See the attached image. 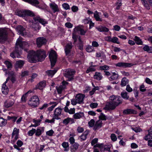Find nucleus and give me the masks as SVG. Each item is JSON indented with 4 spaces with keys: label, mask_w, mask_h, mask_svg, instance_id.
Wrapping results in <instances>:
<instances>
[{
    "label": "nucleus",
    "mask_w": 152,
    "mask_h": 152,
    "mask_svg": "<svg viewBox=\"0 0 152 152\" xmlns=\"http://www.w3.org/2000/svg\"><path fill=\"white\" fill-rule=\"evenodd\" d=\"M28 61L31 62L43 61L46 57L45 51L43 50H38L36 52L33 50L29 51L28 54Z\"/></svg>",
    "instance_id": "f257e3e1"
},
{
    "label": "nucleus",
    "mask_w": 152,
    "mask_h": 152,
    "mask_svg": "<svg viewBox=\"0 0 152 152\" xmlns=\"http://www.w3.org/2000/svg\"><path fill=\"white\" fill-rule=\"evenodd\" d=\"M28 43L26 42L22 41L19 39L17 40L15 50L10 54V56L12 58H20V51L23 49L27 51V48L29 47Z\"/></svg>",
    "instance_id": "f03ea898"
},
{
    "label": "nucleus",
    "mask_w": 152,
    "mask_h": 152,
    "mask_svg": "<svg viewBox=\"0 0 152 152\" xmlns=\"http://www.w3.org/2000/svg\"><path fill=\"white\" fill-rule=\"evenodd\" d=\"M10 79L12 83H14L16 80V77L15 73L12 72L9 73V76L7 78L6 81L3 84L1 89L2 93L4 94H7L8 92L9 89L6 85L8 81Z\"/></svg>",
    "instance_id": "7ed1b4c3"
},
{
    "label": "nucleus",
    "mask_w": 152,
    "mask_h": 152,
    "mask_svg": "<svg viewBox=\"0 0 152 152\" xmlns=\"http://www.w3.org/2000/svg\"><path fill=\"white\" fill-rule=\"evenodd\" d=\"M51 67H53L55 65L57 61V55L56 52L51 50L49 55Z\"/></svg>",
    "instance_id": "20e7f679"
},
{
    "label": "nucleus",
    "mask_w": 152,
    "mask_h": 152,
    "mask_svg": "<svg viewBox=\"0 0 152 152\" xmlns=\"http://www.w3.org/2000/svg\"><path fill=\"white\" fill-rule=\"evenodd\" d=\"M16 15L22 17H25L26 16L33 17L34 16V13L31 11L29 10H25L23 11H18L16 13Z\"/></svg>",
    "instance_id": "39448f33"
},
{
    "label": "nucleus",
    "mask_w": 152,
    "mask_h": 152,
    "mask_svg": "<svg viewBox=\"0 0 152 152\" xmlns=\"http://www.w3.org/2000/svg\"><path fill=\"white\" fill-rule=\"evenodd\" d=\"M28 104V105L33 107H36L39 104V99L37 96H34L30 98Z\"/></svg>",
    "instance_id": "423d86ee"
},
{
    "label": "nucleus",
    "mask_w": 152,
    "mask_h": 152,
    "mask_svg": "<svg viewBox=\"0 0 152 152\" xmlns=\"http://www.w3.org/2000/svg\"><path fill=\"white\" fill-rule=\"evenodd\" d=\"M75 73V71L72 69H67L65 70L64 75L68 78L67 80L71 81L73 79V75Z\"/></svg>",
    "instance_id": "0eeeda50"
},
{
    "label": "nucleus",
    "mask_w": 152,
    "mask_h": 152,
    "mask_svg": "<svg viewBox=\"0 0 152 152\" xmlns=\"http://www.w3.org/2000/svg\"><path fill=\"white\" fill-rule=\"evenodd\" d=\"M121 102H114L109 101L107 103L105 107L108 110H113L119 104H121Z\"/></svg>",
    "instance_id": "6e6552de"
},
{
    "label": "nucleus",
    "mask_w": 152,
    "mask_h": 152,
    "mask_svg": "<svg viewBox=\"0 0 152 152\" xmlns=\"http://www.w3.org/2000/svg\"><path fill=\"white\" fill-rule=\"evenodd\" d=\"M94 148L98 147L99 148L101 151H110V146L108 145H104L103 143L96 144L94 146Z\"/></svg>",
    "instance_id": "1a4fd4ad"
},
{
    "label": "nucleus",
    "mask_w": 152,
    "mask_h": 152,
    "mask_svg": "<svg viewBox=\"0 0 152 152\" xmlns=\"http://www.w3.org/2000/svg\"><path fill=\"white\" fill-rule=\"evenodd\" d=\"M7 31L3 28H0V42H3L7 40Z\"/></svg>",
    "instance_id": "9d476101"
},
{
    "label": "nucleus",
    "mask_w": 152,
    "mask_h": 152,
    "mask_svg": "<svg viewBox=\"0 0 152 152\" xmlns=\"http://www.w3.org/2000/svg\"><path fill=\"white\" fill-rule=\"evenodd\" d=\"M46 42V39L44 37H40L37 39V46L39 48L45 44Z\"/></svg>",
    "instance_id": "9b49d317"
},
{
    "label": "nucleus",
    "mask_w": 152,
    "mask_h": 152,
    "mask_svg": "<svg viewBox=\"0 0 152 152\" xmlns=\"http://www.w3.org/2000/svg\"><path fill=\"white\" fill-rule=\"evenodd\" d=\"M62 109L60 107L56 108L54 111V113L53 117L55 119L58 120L60 119L59 116L61 115V113Z\"/></svg>",
    "instance_id": "f8f14e48"
},
{
    "label": "nucleus",
    "mask_w": 152,
    "mask_h": 152,
    "mask_svg": "<svg viewBox=\"0 0 152 152\" xmlns=\"http://www.w3.org/2000/svg\"><path fill=\"white\" fill-rule=\"evenodd\" d=\"M62 83L61 85L59 86L58 87H56L58 93L59 94H61L62 91L66 88V86L68 84V83L64 80L62 81Z\"/></svg>",
    "instance_id": "ddd939ff"
},
{
    "label": "nucleus",
    "mask_w": 152,
    "mask_h": 152,
    "mask_svg": "<svg viewBox=\"0 0 152 152\" xmlns=\"http://www.w3.org/2000/svg\"><path fill=\"white\" fill-rule=\"evenodd\" d=\"M16 29L19 34L23 36L26 35L25 28L22 26H17Z\"/></svg>",
    "instance_id": "4468645a"
},
{
    "label": "nucleus",
    "mask_w": 152,
    "mask_h": 152,
    "mask_svg": "<svg viewBox=\"0 0 152 152\" xmlns=\"http://www.w3.org/2000/svg\"><path fill=\"white\" fill-rule=\"evenodd\" d=\"M115 65L116 66H118L121 67L126 68L130 67L132 66L133 64L131 63L120 62L115 64Z\"/></svg>",
    "instance_id": "2eb2a0df"
},
{
    "label": "nucleus",
    "mask_w": 152,
    "mask_h": 152,
    "mask_svg": "<svg viewBox=\"0 0 152 152\" xmlns=\"http://www.w3.org/2000/svg\"><path fill=\"white\" fill-rule=\"evenodd\" d=\"M72 47V43L70 42L66 44L64 49L65 52L66 56L68 55L70 53Z\"/></svg>",
    "instance_id": "dca6fc26"
},
{
    "label": "nucleus",
    "mask_w": 152,
    "mask_h": 152,
    "mask_svg": "<svg viewBox=\"0 0 152 152\" xmlns=\"http://www.w3.org/2000/svg\"><path fill=\"white\" fill-rule=\"evenodd\" d=\"M85 96V95L80 94H78L76 95L75 99L78 103L81 104L83 103Z\"/></svg>",
    "instance_id": "f3484780"
},
{
    "label": "nucleus",
    "mask_w": 152,
    "mask_h": 152,
    "mask_svg": "<svg viewBox=\"0 0 152 152\" xmlns=\"http://www.w3.org/2000/svg\"><path fill=\"white\" fill-rule=\"evenodd\" d=\"M14 103V101L12 100H6L4 103V107L6 108H8L12 107Z\"/></svg>",
    "instance_id": "a211bd4d"
},
{
    "label": "nucleus",
    "mask_w": 152,
    "mask_h": 152,
    "mask_svg": "<svg viewBox=\"0 0 152 152\" xmlns=\"http://www.w3.org/2000/svg\"><path fill=\"white\" fill-rule=\"evenodd\" d=\"M50 7L54 13L59 11L58 5L54 3L50 4Z\"/></svg>",
    "instance_id": "6ab92c4d"
},
{
    "label": "nucleus",
    "mask_w": 152,
    "mask_h": 152,
    "mask_svg": "<svg viewBox=\"0 0 152 152\" xmlns=\"http://www.w3.org/2000/svg\"><path fill=\"white\" fill-rule=\"evenodd\" d=\"M102 121L101 120H99L97 121L94 126L93 129L96 130L100 129L102 126Z\"/></svg>",
    "instance_id": "aec40b11"
},
{
    "label": "nucleus",
    "mask_w": 152,
    "mask_h": 152,
    "mask_svg": "<svg viewBox=\"0 0 152 152\" xmlns=\"http://www.w3.org/2000/svg\"><path fill=\"white\" fill-rule=\"evenodd\" d=\"M24 1L28 2L31 5L37 7H39V6L37 5L39 4V1L37 0H23Z\"/></svg>",
    "instance_id": "412c9836"
},
{
    "label": "nucleus",
    "mask_w": 152,
    "mask_h": 152,
    "mask_svg": "<svg viewBox=\"0 0 152 152\" xmlns=\"http://www.w3.org/2000/svg\"><path fill=\"white\" fill-rule=\"evenodd\" d=\"M34 19L35 21H38L43 25H45L47 23V21L45 19L41 18L39 16L34 17Z\"/></svg>",
    "instance_id": "4be33fe9"
},
{
    "label": "nucleus",
    "mask_w": 152,
    "mask_h": 152,
    "mask_svg": "<svg viewBox=\"0 0 152 152\" xmlns=\"http://www.w3.org/2000/svg\"><path fill=\"white\" fill-rule=\"evenodd\" d=\"M148 134L144 137V139L146 140H147L149 139H152V126L149 130H148Z\"/></svg>",
    "instance_id": "5701e85b"
},
{
    "label": "nucleus",
    "mask_w": 152,
    "mask_h": 152,
    "mask_svg": "<svg viewBox=\"0 0 152 152\" xmlns=\"http://www.w3.org/2000/svg\"><path fill=\"white\" fill-rule=\"evenodd\" d=\"M96 28L100 32H107L109 31L108 28L102 26H100L98 27H96Z\"/></svg>",
    "instance_id": "b1692460"
},
{
    "label": "nucleus",
    "mask_w": 152,
    "mask_h": 152,
    "mask_svg": "<svg viewBox=\"0 0 152 152\" xmlns=\"http://www.w3.org/2000/svg\"><path fill=\"white\" fill-rule=\"evenodd\" d=\"M124 114H136V111L133 109H128L124 110L123 111Z\"/></svg>",
    "instance_id": "393cba45"
},
{
    "label": "nucleus",
    "mask_w": 152,
    "mask_h": 152,
    "mask_svg": "<svg viewBox=\"0 0 152 152\" xmlns=\"http://www.w3.org/2000/svg\"><path fill=\"white\" fill-rule=\"evenodd\" d=\"M110 101L114 102H121L122 103V101L119 99V98L117 99L116 96L112 95L110 97Z\"/></svg>",
    "instance_id": "a878e982"
},
{
    "label": "nucleus",
    "mask_w": 152,
    "mask_h": 152,
    "mask_svg": "<svg viewBox=\"0 0 152 152\" xmlns=\"http://www.w3.org/2000/svg\"><path fill=\"white\" fill-rule=\"evenodd\" d=\"M45 82L44 81H42L39 82L37 85V88H38L40 90H42L43 88L45 86Z\"/></svg>",
    "instance_id": "bb28decb"
},
{
    "label": "nucleus",
    "mask_w": 152,
    "mask_h": 152,
    "mask_svg": "<svg viewBox=\"0 0 152 152\" xmlns=\"http://www.w3.org/2000/svg\"><path fill=\"white\" fill-rule=\"evenodd\" d=\"M118 77V75L115 72L112 73V75L109 78V79L110 81H112L113 80H117Z\"/></svg>",
    "instance_id": "cd10ccee"
},
{
    "label": "nucleus",
    "mask_w": 152,
    "mask_h": 152,
    "mask_svg": "<svg viewBox=\"0 0 152 152\" xmlns=\"http://www.w3.org/2000/svg\"><path fill=\"white\" fill-rule=\"evenodd\" d=\"M57 69H54L52 70H48L46 71V73L47 75L49 76L52 77L57 72Z\"/></svg>",
    "instance_id": "c85d7f7f"
},
{
    "label": "nucleus",
    "mask_w": 152,
    "mask_h": 152,
    "mask_svg": "<svg viewBox=\"0 0 152 152\" xmlns=\"http://www.w3.org/2000/svg\"><path fill=\"white\" fill-rule=\"evenodd\" d=\"M24 63V61L22 60L18 61L16 62L15 66L16 68H21L23 66Z\"/></svg>",
    "instance_id": "c756f323"
},
{
    "label": "nucleus",
    "mask_w": 152,
    "mask_h": 152,
    "mask_svg": "<svg viewBox=\"0 0 152 152\" xmlns=\"http://www.w3.org/2000/svg\"><path fill=\"white\" fill-rule=\"evenodd\" d=\"M84 116V113L81 112L77 113L73 115V117L76 119H80Z\"/></svg>",
    "instance_id": "7c9ffc66"
},
{
    "label": "nucleus",
    "mask_w": 152,
    "mask_h": 152,
    "mask_svg": "<svg viewBox=\"0 0 152 152\" xmlns=\"http://www.w3.org/2000/svg\"><path fill=\"white\" fill-rule=\"evenodd\" d=\"M94 77L95 79L99 80L102 79V76L100 73L96 72L94 75Z\"/></svg>",
    "instance_id": "2f4dec72"
},
{
    "label": "nucleus",
    "mask_w": 152,
    "mask_h": 152,
    "mask_svg": "<svg viewBox=\"0 0 152 152\" xmlns=\"http://www.w3.org/2000/svg\"><path fill=\"white\" fill-rule=\"evenodd\" d=\"M129 83V80L126 77L123 78L121 80V85L122 86H124Z\"/></svg>",
    "instance_id": "473e14b6"
},
{
    "label": "nucleus",
    "mask_w": 152,
    "mask_h": 152,
    "mask_svg": "<svg viewBox=\"0 0 152 152\" xmlns=\"http://www.w3.org/2000/svg\"><path fill=\"white\" fill-rule=\"evenodd\" d=\"M17 144L18 145H14V148L16 149H17L19 151H20V148H19L18 147H20L23 144V142L20 140H18L17 142Z\"/></svg>",
    "instance_id": "72a5a7b5"
},
{
    "label": "nucleus",
    "mask_w": 152,
    "mask_h": 152,
    "mask_svg": "<svg viewBox=\"0 0 152 152\" xmlns=\"http://www.w3.org/2000/svg\"><path fill=\"white\" fill-rule=\"evenodd\" d=\"M94 17L97 21H102V19L99 17V12L97 11H96L94 13Z\"/></svg>",
    "instance_id": "f704fd0d"
},
{
    "label": "nucleus",
    "mask_w": 152,
    "mask_h": 152,
    "mask_svg": "<svg viewBox=\"0 0 152 152\" xmlns=\"http://www.w3.org/2000/svg\"><path fill=\"white\" fill-rule=\"evenodd\" d=\"M89 133L88 131H86L84 133L80 136V138L83 141L85 140L87 137V136Z\"/></svg>",
    "instance_id": "c9c22d12"
},
{
    "label": "nucleus",
    "mask_w": 152,
    "mask_h": 152,
    "mask_svg": "<svg viewBox=\"0 0 152 152\" xmlns=\"http://www.w3.org/2000/svg\"><path fill=\"white\" fill-rule=\"evenodd\" d=\"M62 145L64 148V151H68L69 150V145L68 142H64L62 143Z\"/></svg>",
    "instance_id": "e433bc0d"
},
{
    "label": "nucleus",
    "mask_w": 152,
    "mask_h": 152,
    "mask_svg": "<svg viewBox=\"0 0 152 152\" xmlns=\"http://www.w3.org/2000/svg\"><path fill=\"white\" fill-rule=\"evenodd\" d=\"M73 121V119L67 118L64 120L63 123L64 124L66 125H67L71 121L72 122Z\"/></svg>",
    "instance_id": "4c0bfd02"
},
{
    "label": "nucleus",
    "mask_w": 152,
    "mask_h": 152,
    "mask_svg": "<svg viewBox=\"0 0 152 152\" xmlns=\"http://www.w3.org/2000/svg\"><path fill=\"white\" fill-rule=\"evenodd\" d=\"M134 40L137 45H142V41L140 39V38L137 36H135L134 37Z\"/></svg>",
    "instance_id": "58836bf2"
},
{
    "label": "nucleus",
    "mask_w": 152,
    "mask_h": 152,
    "mask_svg": "<svg viewBox=\"0 0 152 152\" xmlns=\"http://www.w3.org/2000/svg\"><path fill=\"white\" fill-rule=\"evenodd\" d=\"M121 97L125 99H128L129 98V97L128 95V93L126 92H121Z\"/></svg>",
    "instance_id": "ea45409f"
},
{
    "label": "nucleus",
    "mask_w": 152,
    "mask_h": 152,
    "mask_svg": "<svg viewBox=\"0 0 152 152\" xmlns=\"http://www.w3.org/2000/svg\"><path fill=\"white\" fill-rule=\"evenodd\" d=\"M79 145L77 143H75L74 144L71 146V149L72 151H75L76 150L78 149Z\"/></svg>",
    "instance_id": "a19ab883"
},
{
    "label": "nucleus",
    "mask_w": 152,
    "mask_h": 152,
    "mask_svg": "<svg viewBox=\"0 0 152 152\" xmlns=\"http://www.w3.org/2000/svg\"><path fill=\"white\" fill-rule=\"evenodd\" d=\"M32 27L33 28L34 30L36 31L39 30L40 28L39 25V23H37L33 24Z\"/></svg>",
    "instance_id": "79ce46f5"
},
{
    "label": "nucleus",
    "mask_w": 152,
    "mask_h": 152,
    "mask_svg": "<svg viewBox=\"0 0 152 152\" xmlns=\"http://www.w3.org/2000/svg\"><path fill=\"white\" fill-rule=\"evenodd\" d=\"M152 49V47L149 48V47L147 45H145L143 48V50L145 51L148 52L149 53H152L151 50Z\"/></svg>",
    "instance_id": "37998d69"
},
{
    "label": "nucleus",
    "mask_w": 152,
    "mask_h": 152,
    "mask_svg": "<svg viewBox=\"0 0 152 152\" xmlns=\"http://www.w3.org/2000/svg\"><path fill=\"white\" fill-rule=\"evenodd\" d=\"M75 30L80 31V34L82 35H84L86 33V32L84 30L78 27L75 28Z\"/></svg>",
    "instance_id": "c03bdc74"
},
{
    "label": "nucleus",
    "mask_w": 152,
    "mask_h": 152,
    "mask_svg": "<svg viewBox=\"0 0 152 152\" xmlns=\"http://www.w3.org/2000/svg\"><path fill=\"white\" fill-rule=\"evenodd\" d=\"M7 124V120H4L3 118H0V126H5Z\"/></svg>",
    "instance_id": "a18cd8bd"
},
{
    "label": "nucleus",
    "mask_w": 152,
    "mask_h": 152,
    "mask_svg": "<svg viewBox=\"0 0 152 152\" xmlns=\"http://www.w3.org/2000/svg\"><path fill=\"white\" fill-rule=\"evenodd\" d=\"M19 132V129H17L16 128H15L12 134V137H13L15 135H17V134L18 135Z\"/></svg>",
    "instance_id": "49530a36"
},
{
    "label": "nucleus",
    "mask_w": 152,
    "mask_h": 152,
    "mask_svg": "<svg viewBox=\"0 0 152 152\" xmlns=\"http://www.w3.org/2000/svg\"><path fill=\"white\" fill-rule=\"evenodd\" d=\"M96 66L95 65H91V66H90L87 69L86 71V72L88 73L94 71H95L96 69L95 68H93L92 67H95Z\"/></svg>",
    "instance_id": "de8ad7c7"
},
{
    "label": "nucleus",
    "mask_w": 152,
    "mask_h": 152,
    "mask_svg": "<svg viewBox=\"0 0 152 152\" xmlns=\"http://www.w3.org/2000/svg\"><path fill=\"white\" fill-rule=\"evenodd\" d=\"M35 135L37 136H40L42 134L41 129L40 127H39L37 130H36Z\"/></svg>",
    "instance_id": "09e8293b"
},
{
    "label": "nucleus",
    "mask_w": 152,
    "mask_h": 152,
    "mask_svg": "<svg viewBox=\"0 0 152 152\" xmlns=\"http://www.w3.org/2000/svg\"><path fill=\"white\" fill-rule=\"evenodd\" d=\"M79 43L78 45V47L79 48V49L80 50H82L83 49V42L81 40L80 37L79 38Z\"/></svg>",
    "instance_id": "8fccbe9b"
},
{
    "label": "nucleus",
    "mask_w": 152,
    "mask_h": 152,
    "mask_svg": "<svg viewBox=\"0 0 152 152\" xmlns=\"http://www.w3.org/2000/svg\"><path fill=\"white\" fill-rule=\"evenodd\" d=\"M142 4L144 5L145 7L148 10L150 9V6L146 0H143L142 1Z\"/></svg>",
    "instance_id": "3c124183"
},
{
    "label": "nucleus",
    "mask_w": 152,
    "mask_h": 152,
    "mask_svg": "<svg viewBox=\"0 0 152 152\" xmlns=\"http://www.w3.org/2000/svg\"><path fill=\"white\" fill-rule=\"evenodd\" d=\"M37 76V75L36 73H33L31 77V78L28 80V81H30L31 83L34 80L33 79L35 78Z\"/></svg>",
    "instance_id": "603ef678"
},
{
    "label": "nucleus",
    "mask_w": 152,
    "mask_h": 152,
    "mask_svg": "<svg viewBox=\"0 0 152 152\" xmlns=\"http://www.w3.org/2000/svg\"><path fill=\"white\" fill-rule=\"evenodd\" d=\"M118 39L117 37H114L112 38H111V42L119 44L120 43V42L118 41Z\"/></svg>",
    "instance_id": "864d4df0"
},
{
    "label": "nucleus",
    "mask_w": 152,
    "mask_h": 152,
    "mask_svg": "<svg viewBox=\"0 0 152 152\" xmlns=\"http://www.w3.org/2000/svg\"><path fill=\"white\" fill-rule=\"evenodd\" d=\"M4 64H6L8 69H10L12 68V64L9 61H5L4 62Z\"/></svg>",
    "instance_id": "5fc2aeb1"
},
{
    "label": "nucleus",
    "mask_w": 152,
    "mask_h": 152,
    "mask_svg": "<svg viewBox=\"0 0 152 152\" xmlns=\"http://www.w3.org/2000/svg\"><path fill=\"white\" fill-rule=\"evenodd\" d=\"M100 119L102 120H106L107 119L106 116L104 115L102 113H101L100 115L99 116Z\"/></svg>",
    "instance_id": "6e6d98bb"
},
{
    "label": "nucleus",
    "mask_w": 152,
    "mask_h": 152,
    "mask_svg": "<svg viewBox=\"0 0 152 152\" xmlns=\"http://www.w3.org/2000/svg\"><path fill=\"white\" fill-rule=\"evenodd\" d=\"M35 132L36 129H32V130L28 131V135L30 136H32Z\"/></svg>",
    "instance_id": "4d7b16f0"
},
{
    "label": "nucleus",
    "mask_w": 152,
    "mask_h": 152,
    "mask_svg": "<svg viewBox=\"0 0 152 152\" xmlns=\"http://www.w3.org/2000/svg\"><path fill=\"white\" fill-rule=\"evenodd\" d=\"M95 123V121L94 119H91L88 122V124L90 127H92L94 126Z\"/></svg>",
    "instance_id": "13d9d810"
},
{
    "label": "nucleus",
    "mask_w": 152,
    "mask_h": 152,
    "mask_svg": "<svg viewBox=\"0 0 152 152\" xmlns=\"http://www.w3.org/2000/svg\"><path fill=\"white\" fill-rule=\"evenodd\" d=\"M110 137L112 140L114 142L116 141L117 139L116 136L114 134H112L111 135Z\"/></svg>",
    "instance_id": "bf43d9fd"
},
{
    "label": "nucleus",
    "mask_w": 152,
    "mask_h": 152,
    "mask_svg": "<svg viewBox=\"0 0 152 152\" xmlns=\"http://www.w3.org/2000/svg\"><path fill=\"white\" fill-rule=\"evenodd\" d=\"M100 69L102 70H107L109 69V67L107 65H104L100 66Z\"/></svg>",
    "instance_id": "052dcab7"
},
{
    "label": "nucleus",
    "mask_w": 152,
    "mask_h": 152,
    "mask_svg": "<svg viewBox=\"0 0 152 152\" xmlns=\"http://www.w3.org/2000/svg\"><path fill=\"white\" fill-rule=\"evenodd\" d=\"M54 133V131L52 130L51 129L49 131L47 132H46V134L47 135L51 136L53 135Z\"/></svg>",
    "instance_id": "680f3d73"
},
{
    "label": "nucleus",
    "mask_w": 152,
    "mask_h": 152,
    "mask_svg": "<svg viewBox=\"0 0 152 152\" xmlns=\"http://www.w3.org/2000/svg\"><path fill=\"white\" fill-rule=\"evenodd\" d=\"M62 5L63 7L66 10L69 9V6L67 3H64Z\"/></svg>",
    "instance_id": "e2e57ef3"
},
{
    "label": "nucleus",
    "mask_w": 152,
    "mask_h": 152,
    "mask_svg": "<svg viewBox=\"0 0 152 152\" xmlns=\"http://www.w3.org/2000/svg\"><path fill=\"white\" fill-rule=\"evenodd\" d=\"M93 47L91 46H88L86 48V50L87 52H91L93 51Z\"/></svg>",
    "instance_id": "0e129e2a"
},
{
    "label": "nucleus",
    "mask_w": 152,
    "mask_h": 152,
    "mask_svg": "<svg viewBox=\"0 0 152 152\" xmlns=\"http://www.w3.org/2000/svg\"><path fill=\"white\" fill-rule=\"evenodd\" d=\"M77 130L79 133H82L84 131V129L83 127L79 126L77 127Z\"/></svg>",
    "instance_id": "69168bd1"
},
{
    "label": "nucleus",
    "mask_w": 152,
    "mask_h": 152,
    "mask_svg": "<svg viewBox=\"0 0 152 152\" xmlns=\"http://www.w3.org/2000/svg\"><path fill=\"white\" fill-rule=\"evenodd\" d=\"M98 89L99 88L98 87H95L93 88L92 89V90L89 92L90 94L91 95H93L94 94V92H95V91L96 90H98Z\"/></svg>",
    "instance_id": "338daca9"
},
{
    "label": "nucleus",
    "mask_w": 152,
    "mask_h": 152,
    "mask_svg": "<svg viewBox=\"0 0 152 152\" xmlns=\"http://www.w3.org/2000/svg\"><path fill=\"white\" fill-rule=\"evenodd\" d=\"M98 105V104L97 103H92L90 104V105L91 107L94 108L96 107Z\"/></svg>",
    "instance_id": "774afa93"
}]
</instances>
